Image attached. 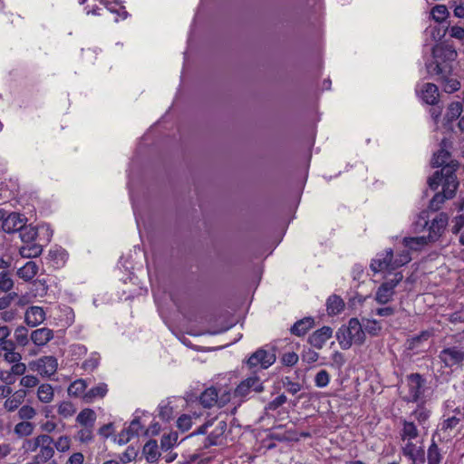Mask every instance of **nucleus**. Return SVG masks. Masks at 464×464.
I'll return each instance as SVG.
<instances>
[{
    "label": "nucleus",
    "instance_id": "1",
    "mask_svg": "<svg viewBox=\"0 0 464 464\" xmlns=\"http://www.w3.org/2000/svg\"><path fill=\"white\" fill-rule=\"evenodd\" d=\"M457 55L452 46L437 44L432 49V60L426 64L428 73L436 77V81L447 93H453L461 86L459 81L452 77V63Z\"/></svg>",
    "mask_w": 464,
    "mask_h": 464
},
{
    "label": "nucleus",
    "instance_id": "2",
    "mask_svg": "<svg viewBox=\"0 0 464 464\" xmlns=\"http://www.w3.org/2000/svg\"><path fill=\"white\" fill-rule=\"evenodd\" d=\"M456 167V164L445 166L444 169L436 170L428 179L429 188L436 192L429 202V210L438 212L446 200L452 199L456 196L459 186Z\"/></svg>",
    "mask_w": 464,
    "mask_h": 464
},
{
    "label": "nucleus",
    "instance_id": "3",
    "mask_svg": "<svg viewBox=\"0 0 464 464\" xmlns=\"http://www.w3.org/2000/svg\"><path fill=\"white\" fill-rule=\"evenodd\" d=\"M411 259L408 250H399V246H396L395 250L386 248L384 251L377 253L372 259L370 267L373 273L391 274L410 263Z\"/></svg>",
    "mask_w": 464,
    "mask_h": 464
},
{
    "label": "nucleus",
    "instance_id": "4",
    "mask_svg": "<svg viewBox=\"0 0 464 464\" xmlns=\"http://www.w3.org/2000/svg\"><path fill=\"white\" fill-rule=\"evenodd\" d=\"M449 219V215L446 212L437 213L434 218L430 219L428 212L422 211L414 222V230L416 232L427 230L426 239L430 243H436L445 234Z\"/></svg>",
    "mask_w": 464,
    "mask_h": 464
},
{
    "label": "nucleus",
    "instance_id": "5",
    "mask_svg": "<svg viewBox=\"0 0 464 464\" xmlns=\"http://www.w3.org/2000/svg\"><path fill=\"white\" fill-rule=\"evenodd\" d=\"M25 452H35L33 457L34 464H45L54 455L53 440L47 434H40L25 440L23 444Z\"/></svg>",
    "mask_w": 464,
    "mask_h": 464
},
{
    "label": "nucleus",
    "instance_id": "6",
    "mask_svg": "<svg viewBox=\"0 0 464 464\" xmlns=\"http://www.w3.org/2000/svg\"><path fill=\"white\" fill-rule=\"evenodd\" d=\"M336 338L341 348L344 350L349 349L353 343H363L365 334L359 319L351 318L346 325H342L336 333Z\"/></svg>",
    "mask_w": 464,
    "mask_h": 464
},
{
    "label": "nucleus",
    "instance_id": "7",
    "mask_svg": "<svg viewBox=\"0 0 464 464\" xmlns=\"http://www.w3.org/2000/svg\"><path fill=\"white\" fill-rule=\"evenodd\" d=\"M276 359L274 349L266 350L264 348L257 349L246 360V363L248 369L256 373L262 369H267L275 363Z\"/></svg>",
    "mask_w": 464,
    "mask_h": 464
},
{
    "label": "nucleus",
    "instance_id": "8",
    "mask_svg": "<svg viewBox=\"0 0 464 464\" xmlns=\"http://www.w3.org/2000/svg\"><path fill=\"white\" fill-rule=\"evenodd\" d=\"M401 272L394 273L392 279L382 282L377 288L374 300L380 304H386L393 299L395 288L402 280Z\"/></svg>",
    "mask_w": 464,
    "mask_h": 464
},
{
    "label": "nucleus",
    "instance_id": "9",
    "mask_svg": "<svg viewBox=\"0 0 464 464\" xmlns=\"http://www.w3.org/2000/svg\"><path fill=\"white\" fill-rule=\"evenodd\" d=\"M439 358L447 367L460 365L464 361V345L458 343L455 345L446 347L440 352Z\"/></svg>",
    "mask_w": 464,
    "mask_h": 464
},
{
    "label": "nucleus",
    "instance_id": "10",
    "mask_svg": "<svg viewBox=\"0 0 464 464\" xmlns=\"http://www.w3.org/2000/svg\"><path fill=\"white\" fill-rule=\"evenodd\" d=\"M11 334V329L7 325L0 324V346L5 352V360L6 362H16L22 359L20 353L15 352V343L8 337Z\"/></svg>",
    "mask_w": 464,
    "mask_h": 464
},
{
    "label": "nucleus",
    "instance_id": "11",
    "mask_svg": "<svg viewBox=\"0 0 464 464\" xmlns=\"http://www.w3.org/2000/svg\"><path fill=\"white\" fill-rule=\"evenodd\" d=\"M451 142L450 140L444 138L440 143V150L433 154L431 159V165L433 168L444 169L445 166L456 164V171L458 170L459 164L457 160L451 159V153L448 148L450 147Z\"/></svg>",
    "mask_w": 464,
    "mask_h": 464
},
{
    "label": "nucleus",
    "instance_id": "12",
    "mask_svg": "<svg viewBox=\"0 0 464 464\" xmlns=\"http://www.w3.org/2000/svg\"><path fill=\"white\" fill-rule=\"evenodd\" d=\"M30 368L41 377H52L57 371L58 362L54 356H43L30 363Z\"/></svg>",
    "mask_w": 464,
    "mask_h": 464
},
{
    "label": "nucleus",
    "instance_id": "13",
    "mask_svg": "<svg viewBox=\"0 0 464 464\" xmlns=\"http://www.w3.org/2000/svg\"><path fill=\"white\" fill-rule=\"evenodd\" d=\"M406 386L401 387L408 389L404 399L408 401H418L424 393L425 379H406Z\"/></svg>",
    "mask_w": 464,
    "mask_h": 464
},
{
    "label": "nucleus",
    "instance_id": "14",
    "mask_svg": "<svg viewBox=\"0 0 464 464\" xmlns=\"http://www.w3.org/2000/svg\"><path fill=\"white\" fill-rule=\"evenodd\" d=\"M430 242L426 239V236L420 237H403L399 250H408V253L411 256L412 252L420 251Z\"/></svg>",
    "mask_w": 464,
    "mask_h": 464
},
{
    "label": "nucleus",
    "instance_id": "15",
    "mask_svg": "<svg viewBox=\"0 0 464 464\" xmlns=\"http://www.w3.org/2000/svg\"><path fill=\"white\" fill-rule=\"evenodd\" d=\"M332 335L333 329L330 326H323L309 336L308 342L312 346L321 349Z\"/></svg>",
    "mask_w": 464,
    "mask_h": 464
},
{
    "label": "nucleus",
    "instance_id": "16",
    "mask_svg": "<svg viewBox=\"0 0 464 464\" xmlns=\"http://www.w3.org/2000/svg\"><path fill=\"white\" fill-rule=\"evenodd\" d=\"M402 453L409 458L414 464H423L425 462V451L422 447H418L411 441H408L402 448Z\"/></svg>",
    "mask_w": 464,
    "mask_h": 464
},
{
    "label": "nucleus",
    "instance_id": "17",
    "mask_svg": "<svg viewBox=\"0 0 464 464\" xmlns=\"http://www.w3.org/2000/svg\"><path fill=\"white\" fill-rule=\"evenodd\" d=\"M420 96L423 102L429 105H436L439 102L440 93L436 84L431 82L424 83L420 91Z\"/></svg>",
    "mask_w": 464,
    "mask_h": 464
},
{
    "label": "nucleus",
    "instance_id": "18",
    "mask_svg": "<svg viewBox=\"0 0 464 464\" xmlns=\"http://www.w3.org/2000/svg\"><path fill=\"white\" fill-rule=\"evenodd\" d=\"M45 320V312L43 307L31 306L24 314V321L27 325L34 327L42 324Z\"/></svg>",
    "mask_w": 464,
    "mask_h": 464
},
{
    "label": "nucleus",
    "instance_id": "19",
    "mask_svg": "<svg viewBox=\"0 0 464 464\" xmlns=\"http://www.w3.org/2000/svg\"><path fill=\"white\" fill-rule=\"evenodd\" d=\"M53 338V330L46 328V327L34 330L30 335V339L37 346L45 345Z\"/></svg>",
    "mask_w": 464,
    "mask_h": 464
},
{
    "label": "nucleus",
    "instance_id": "20",
    "mask_svg": "<svg viewBox=\"0 0 464 464\" xmlns=\"http://www.w3.org/2000/svg\"><path fill=\"white\" fill-rule=\"evenodd\" d=\"M314 325V319L313 317H304L296 321L291 327L290 332L296 336H304Z\"/></svg>",
    "mask_w": 464,
    "mask_h": 464
},
{
    "label": "nucleus",
    "instance_id": "21",
    "mask_svg": "<svg viewBox=\"0 0 464 464\" xmlns=\"http://www.w3.org/2000/svg\"><path fill=\"white\" fill-rule=\"evenodd\" d=\"M56 319L59 321L60 326L64 328L71 326L75 321L73 309L69 305L60 306Z\"/></svg>",
    "mask_w": 464,
    "mask_h": 464
},
{
    "label": "nucleus",
    "instance_id": "22",
    "mask_svg": "<svg viewBox=\"0 0 464 464\" xmlns=\"http://www.w3.org/2000/svg\"><path fill=\"white\" fill-rule=\"evenodd\" d=\"M24 226L23 219L18 213H11L3 222V228L7 233L18 231Z\"/></svg>",
    "mask_w": 464,
    "mask_h": 464
},
{
    "label": "nucleus",
    "instance_id": "23",
    "mask_svg": "<svg viewBox=\"0 0 464 464\" xmlns=\"http://www.w3.org/2000/svg\"><path fill=\"white\" fill-rule=\"evenodd\" d=\"M463 111V106L459 102H452L449 104L444 117V125L448 126L459 119Z\"/></svg>",
    "mask_w": 464,
    "mask_h": 464
},
{
    "label": "nucleus",
    "instance_id": "24",
    "mask_svg": "<svg viewBox=\"0 0 464 464\" xmlns=\"http://www.w3.org/2000/svg\"><path fill=\"white\" fill-rule=\"evenodd\" d=\"M39 267L34 261H27L17 270V276L23 280L31 281L38 273Z\"/></svg>",
    "mask_w": 464,
    "mask_h": 464
},
{
    "label": "nucleus",
    "instance_id": "25",
    "mask_svg": "<svg viewBox=\"0 0 464 464\" xmlns=\"http://www.w3.org/2000/svg\"><path fill=\"white\" fill-rule=\"evenodd\" d=\"M433 335L432 330L421 331L419 334L411 336L407 340V349L418 350L422 342L428 341Z\"/></svg>",
    "mask_w": 464,
    "mask_h": 464
},
{
    "label": "nucleus",
    "instance_id": "26",
    "mask_svg": "<svg viewBox=\"0 0 464 464\" xmlns=\"http://www.w3.org/2000/svg\"><path fill=\"white\" fill-rule=\"evenodd\" d=\"M450 232L459 235V243L464 246V214L456 216L451 220Z\"/></svg>",
    "mask_w": 464,
    "mask_h": 464
},
{
    "label": "nucleus",
    "instance_id": "27",
    "mask_svg": "<svg viewBox=\"0 0 464 464\" xmlns=\"http://www.w3.org/2000/svg\"><path fill=\"white\" fill-rule=\"evenodd\" d=\"M344 308L343 300L336 295H330L326 301V310L330 315L339 314Z\"/></svg>",
    "mask_w": 464,
    "mask_h": 464
},
{
    "label": "nucleus",
    "instance_id": "28",
    "mask_svg": "<svg viewBox=\"0 0 464 464\" xmlns=\"http://www.w3.org/2000/svg\"><path fill=\"white\" fill-rule=\"evenodd\" d=\"M200 404L204 408H211L218 401V390L214 387L206 389L199 397Z\"/></svg>",
    "mask_w": 464,
    "mask_h": 464
},
{
    "label": "nucleus",
    "instance_id": "29",
    "mask_svg": "<svg viewBox=\"0 0 464 464\" xmlns=\"http://www.w3.org/2000/svg\"><path fill=\"white\" fill-rule=\"evenodd\" d=\"M158 448V443L154 440H150L145 443L142 451L148 462L155 463L159 459L160 453Z\"/></svg>",
    "mask_w": 464,
    "mask_h": 464
},
{
    "label": "nucleus",
    "instance_id": "30",
    "mask_svg": "<svg viewBox=\"0 0 464 464\" xmlns=\"http://www.w3.org/2000/svg\"><path fill=\"white\" fill-rule=\"evenodd\" d=\"M95 420V411L89 408L82 410L76 417V421L84 427H93Z\"/></svg>",
    "mask_w": 464,
    "mask_h": 464
},
{
    "label": "nucleus",
    "instance_id": "31",
    "mask_svg": "<svg viewBox=\"0 0 464 464\" xmlns=\"http://www.w3.org/2000/svg\"><path fill=\"white\" fill-rule=\"evenodd\" d=\"M42 251V246L35 242L26 243L20 248L21 256L27 258L39 256Z\"/></svg>",
    "mask_w": 464,
    "mask_h": 464
},
{
    "label": "nucleus",
    "instance_id": "32",
    "mask_svg": "<svg viewBox=\"0 0 464 464\" xmlns=\"http://www.w3.org/2000/svg\"><path fill=\"white\" fill-rule=\"evenodd\" d=\"M362 326L363 333H367L372 336H377L382 331V324L375 319L362 318Z\"/></svg>",
    "mask_w": 464,
    "mask_h": 464
},
{
    "label": "nucleus",
    "instance_id": "33",
    "mask_svg": "<svg viewBox=\"0 0 464 464\" xmlns=\"http://www.w3.org/2000/svg\"><path fill=\"white\" fill-rule=\"evenodd\" d=\"M25 396V391L24 390H19L13 394L12 397L8 398L5 401V408L9 411H13L16 410L19 405L23 402L24 398Z\"/></svg>",
    "mask_w": 464,
    "mask_h": 464
},
{
    "label": "nucleus",
    "instance_id": "34",
    "mask_svg": "<svg viewBox=\"0 0 464 464\" xmlns=\"http://www.w3.org/2000/svg\"><path fill=\"white\" fill-rule=\"evenodd\" d=\"M442 454L434 440H432L427 452L428 464H440L442 460Z\"/></svg>",
    "mask_w": 464,
    "mask_h": 464
},
{
    "label": "nucleus",
    "instance_id": "35",
    "mask_svg": "<svg viewBox=\"0 0 464 464\" xmlns=\"http://www.w3.org/2000/svg\"><path fill=\"white\" fill-rule=\"evenodd\" d=\"M101 356L98 353H92L91 355L83 361L82 368L87 373H92L100 364Z\"/></svg>",
    "mask_w": 464,
    "mask_h": 464
},
{
    "label": "nucleus",
    "instance_id": "36",
    "mask_svg": "<svg viewBox=\"0 0 464 464\" xmlns=\"http://www.w3.org/2000/svg\"><path fill=\"white\" fill-rule=\"evenodd\" d=\"M49 258L54 262L56 266H63L67 258V253L63 248H52L49 250Z\"/></svg>",
    "mask_w": 464,
    "mask_h": 464
},
{
    "label": "nucleus",
    "instance_id": "37",
    "mask_svg": "<svg viewBox=\"0 0 464 464\" xmlns=\"http://www.w3.org/2000/svg\"><path fill=\"white\" fill-rule=\"evenodd\" d=\"M34 425L29 421H21L14 426V431L18 437H28L33 434Z\"/></svg>",
    "mask_w": 464,
    "mask_h": 464
},
{
    "label": "nucleus",
    "instance_id": "38",
    "mask_svg": "<svg viewBox=\"0 0 464 464\" xmlns=\"http://www.w3.org/2000/svg\"><path fill=\"white\" fill-rule=\"evenodd\" d=\"M403 428L401 430V438L402 440H413L419 436V431L417 427L412 421H403Z\"/></svg>",
    "mask_w": 464,
    "mask_h": 464
},
{
    "label": "nucleus",
    "instance_id": "39",
    "mask_svg": "<svg viewBox=\"0 0 464 464\" xmlns=\"http://www.w3.org/2000/svg\"><path fill=\"white\" fill-rule=\"evenodd\" d=\"M18 231L24 244L34 242L38 235L36 228L32 227L23 226Z\"/></svg>",
    "mask_w": 464,
    "mask_h": 464
},
{
    "label": "nucleus",
    "instance_id": "40",
    "mask_svg": "<svg viewBox=\"0 0 464 464\" xmlns=\"http://www.w3.org/2000/svg\"><path fill=\"white\" fill-rule=\"evenodd\" d=\"M430 14L436 22L441 23L447 19L450 13L445 5H436L432 7Z\"/></svg>",
    "mask_w": 464,
    "mask_h": 464
},
{
    "label": "nucleus",
    "instance_id": "41",
    "mask_svg": "<svg viewBox=\"0 0 464 464\" xmlns=\"http://www.w3.org/2000/svg\"><path fill=\"white\" fill-rule=\"evenodd\" d=\"M28 333L29 331L25 326H18L14 334L15 345L24 347L29 343Z\"/></svg>",
    "mask_w": 464,
    "mask_h": 464
},
{
    "label": "nucleus",
    "instance_id": "42",
    "mask_svg": "<svg viewBox=\"0 0 464 464\" xmlns=\"http://www.w3.org/2000/svg\"><path fill=\"white\" fill-rule=\"evenodd\" d=\"M107 392V385L101 383L98 386L90 389L85 394L84 398L86 401H91L95 398H102Z\"/></svg>",
    "mask_w": 464,
    "mask_h": 464
},
{
    "label": "nucleus",
    "instance_id": "43",
    "mask_svg": "<svg viewBox=\"0 0 464 464\" xmlns=\"http://www.w3.org/2000/svg\"><path fill=\"white\" fill-rule=\"evenodd\" d=\"M38 398L43 402H50L53 398V389L50 384H42L38 388Z\"/></svg>",
    "mask_w": 464,
    "mask_h": 464
},
{
    "label": "nucleus",
    "instance_id": "44",
    "mask_svg": "<svg viewBox=\"0 0 464 464\" xmlns=\"http://www.w3.org/2000/svg\"><path fill=\"white\" fill-rule=\"evenodd\" d=\"M87 385L83 379H75L68 387L69 395L81 396L85 392Z\"/></svg>",
    "mask_w": 464,
    "mask_h": 464
},
{
    "label": "nucleus",
    "instance_id": "45",
    "mask_svg": "<svg viewBox=\"0 0 464 464\" xmlns=\"http://www.w3.org/2000/svg\"><path fill=\"white\" fill-rule=\"evenodd\" d=\"M57 411L63 418L72 417L76 412V408L71 401H63L58 405Z\"/></svg>",
    "mask_w": 464,
    "mask_h": 464
},
{
    "label": "nucleus",
    "instance_id": "46",
    "mask_svg": "<svg viewBox=\"0 0 464 464\" xmlns=\"http://www.w3.org/2000/svg\"><path fill=\"white\" fill-rule=\"evenodd\" d=\"M178 433L177 432H170L169 434H164L160 440V447L163 450H169L170 448H172L178 440Z\"/></svg>",
    "mask_w": 464,
    "mask_h": 464
},
{
    "label": "nucleus",
    "instance_id": "47",
    "mask_svg": "<svg viewBox=\"0 0 464 464\" xmlns=\"http://www.w3.org/2000/svg\"><path fill=\"white\" fill-rule=\"evenodd\" d=\"M138 456V450L133 446H129L126 450L119 456L120 461L127 464L136 459Z\"/></svg>",
    "mask_w": 464,
    "mask_h": 464
},
{
    "label": "nucleus",
    "instance_id": "48",
    "mask_svg": "<svg viewBox=\"0 0 464 464\" xmlns=\"http://www.w3.org/2000/svg\"><path fill=\"white\" fill-rule=\"evenodd\" d=\"M159 417L164 420L169 421L172 419L173 408L168 402H161L159 405Z\"/></svg>",
    "mask_w": 464,
    "mask_h": 464
},
{
    "label": "nucleus",
    "instance_id": "49",
    "mask_svg": "<svg viewBox=\"0 0 464 464\" xmlns=\"http://www.w3.org/2000/svg\"><path fill=\"white\" fill-rule=\"evenodd\" d=\"M459 421L460 419L456 416L450 417L440 423V430L443 432L450 433L453 429H455L459 425Z\"/></svg>",
    "mask_w": 464,
    "mask_h": 464
},
{
    "label": "nucleus",
    "instance_id": "50",
    "mask_svg": "<svg viewBox=\"0 0 464 464\" xmlns=\"http://www.w3.org/2000/svg\"><path fill=\"white\" fill-rule=\"evenodd\" d=\"M430 411L423 406H418L417 409L411 413V416L418 420L420 424H424L430 418Z\"/></svg>",
    "mask_w": 464,
    "mask_h": 464
},
{
    "label": "nucleus",
    "instance_id": "51",
    "mask_svg": "<svg viewBox=\"0 0 464 464\" xmlns=\"http://www.w3.org/2000/svg\"><path fill=\"white\" fill-rule=\"evenodd\" d=\"M20 361L21 360L16 362H8L9 363L13 364L10 366L9 370H6V372H8V375L6 377H10L11 374L16 376L24 375L26 370V366L24 363L20 362Z\"/></svg>",
    "mask_w": 464,
    "mask_h": 464
},
{
    "label": "nucleus",
    "instance_id": "52",
    "mask_svg": "<svg viewBox=\"0 0 464 464\" xmlns=\"http://www.w3.org/2000/svg\"><path fill=\"white\" fill-rule=\"evenodd\" d=\"M76 439L82 443H88L92 440V427L83 426V428L77 432Z\"/></svg>",
    "mask_w": 464,
    "mask_h": 464
},
{
    "label": "nucleus",
    "instance_id": "53",
    "mask_svg": "<svg viewBox=\"0 0 464 464\" xmlns=\"http://www.w3.org/2000/svg\"><path fill=\"white\" fill-rule=\"evenodd\" d=\"M71 440L68 436H61L54 442L53 441V449L55 448L60 452H65L70 449Z\"/></svg>",
    "mask_w": 464,
    "mask_h": 464
},
{
    "label": "nucleus",
    "instance_id": "54",
    "mask_svg": "<svg viewBox=\"0 0 464 464\" xmlns=\"http://www.w3.org/2000/svg\"><path fill=\"white\" fill-rule=\"evenodd\" d=\"M14 286V282L8 273L4 272L0 274V290L2 292H8Z\"/></svg>",
    "mask_w": 464,
    "mask_h": 464
},
{
    "label": "nucleus",
    "instance_id": "55",
    "mask_svg": "<svg viewBox=\"0 0 464 464\" xmlns=\"http://www.w3.org/2000/svg\"><path fill=\"white\" fill-rule=\"evenodd\" d=\"M446 32L449 33L451 38L463 41L464 40V27L460 25L448 26Z\"/></svg>",
    "mask_w": 464,
    "mask_h": 464
},
{
    "label": "nucleus",
    "instance_id": "56",
    "mask_svg": "<svg viewBox=\"0 0 464 464\" xmlns=\"http://www.w3.org/2000/svg\"><path fill=\"white\" fill-rule=\"evenodd\" d=\"M192 425V418L189 415L183 414L177 420V426L181 431H187Z\"/></svg>",
    "mask_w": 464,
    "mask_h": 464
},
{
    "label": "nucleus",
    "instance_id": "57",
    "mask_svg": "<svg viewBox=\"0 0 464 464\" xmlns=\"http://www.w3.org/2000/svg\"><path fill=\"white\" fill-rule=\"evenodd\" d=\"M35 410L29 405L22 406L18 411L19 418L24 420L33 419L35 416Z\"/></svg>",
    "mask_w": 464,
    "mask_h": 464
},
{
    "label": "nucleus",
    "instance_id": "58",
    "mask_svg": "<svg viewBox=\"0 0 464 464\" xmlns=\"http://www.w3.org/2000/svg\"><path fill=\"white\" fill-rule=\"evenodd\" d=\"M251 387L246 379H244L236 388L235 394L237 396L245 397L251 393Z\"/></svg>",
    "mask_w": 464,
    "mask_h": 464
},
{
    "label": "nucleus",
    "instance_id": "59",
    "mask_svg": "<svg viewBox=\"0 0 464 464\" xmlns=\"http://www.w3.org/2000/svg\"><path fill=\"white\" fill-rule=\"evenodd\" d=\"M396 308L393 306L379 307L372 311V314L381 317H389L395 314Z\"/></svg>",
    "mask_w": 464,
    "mask_h": 464
},
{
    "label": "nucleus",
    "instance_id": "60",
    "mask_svg": "<svg viewBox=\"0 0 464 464\" xmlns=\"http://www.w3.org/2000/svg\"><path fill=\"white\" fill-rule=\"evenodd\" d=\"M282 363L285 366H293L298 362V355L294 353H285L282 356Z\"/></svg>",
    "mask_w": 464,
    "mask_h": 464
},
{
    "label": "nucleus",
    "instance_id": "61",
    "mask_svg": "<svg viewBox=\"0 0 464 464\" xmlns=\"http://www.w3.org/2000/svg\"><path fill=\"white\" fill-rule=\"evenodd\" d=\"M286 401V397L284 394L277 396L272 401H270L266 406V411H276L280 406H282Z\"/></svg>",
    "mask_w": 464,
    "mask_h": 464
},
{
    "label": "nucleus",
    "instance_id": "62",
    "mask_svg": "<svg viewBox=\"0 0 464 464\" xmlns=\"http://www.w3.org/2000/svg\"><path fill=\"white\" fill-rule=\"evenodd\" d=\"M130 434L134 436L139 435L140 431L142 429V426L140 421V417H135L130 423L129 427L126 428Z\"/></svg>",
    "mask_w": 464,
    "mask_h": 464
},
{
    "label": "nucleus",
    "instance_id": "63",
    "mask_svg": "<svg viewBox=\"0 0 464 464\" xmlns=\"http://www.w3.org/2000/svg\"><path fill=\"white\" fill-rule=\"evenodd\" d=\"M286 380H287V382H284V386L285 387L287 392H289L292 394L297 393L303 387V385L299 382H293L290 379H286Z\"/></svg>",
    "mask_w": 464,
    "mask_h": 464
},
{
    "label": "nucleus",
    "instance_id": "64",
    "mask_svg": "<svg viewBox=\"0 0 464 464\" xmlns=\"http://www.w3.org/2000/svg\"><path fill=\"white\" fill-rule=\"evenodd\" d=\"M455 5H454V9H453V14H454V16L458 17V18H464V0H458V4H457V1H453Z\"/></svg>",
    "mask_w": 464,
    "mask_h": 464
}]
</instances>
